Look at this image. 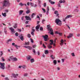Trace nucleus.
Returning a JSON list of instances; mask_svg holds the SVG:
<instances>
[{"label":"nucleus","instance_id":"nucleus-1","mask_svg":"<svg viewBox=\"0 0 80 80\" xmlns=\"http://www.w3.org/2000/svg\"><path fill=\"white\" fill-rule=\"evenodd\" d=\"M10 3L9 2V0H4L3 1V5L2 7L0 8V10H2L4 9V7H6L7 6H10Z\"/></svg>","mask_w":80,"mask_h":80},{"label":"nucleus","instance_id":"nucleus-2","mask_svg":"<svg viewBox=\"0 0 80 80\" xmlns=\"http://www.w3.org/2000/svg\"><path fill=\"white\" fill-rule=\"evenodd\" d=\"M47 27L48 30L49 31L48 32V33H49L50 35H54V33H53V30L52 28H51V26H50V25H48Z\"/></svg>","mask_w":80,"mask_h":80},{"label":"nucleus","instance_id":"nucleus-3","mask_svg":"<svg viewBox=\"0 0 80 80\" xmlns=\"http://www.w3.org/2000/svg\"><path fill=\"white\" fill-rule=\"evenodd\" d=\"M55 22L56 24L58 25H59V26H61V25H62V21L58 18L56 19Z\"/></svg>","mask_w":80,"mask_h":80},{"label":"nucleus","instance_id":"nucleus-4","mask_svg":"<svg viewBox=\"0 0 80 80\" xmlns=\"http://www.w3.org/2000/svg\"><path fill=\"white\" fill-rule=\"evenodd\" d=\"M0 65L1 66V68H2V69H3V70H4L5 69V63H2L1 62H0Z\"/></svg>","mask_w":80,"mask_h":80},{"label":"nucleus","instance_id":"nucleus-5","mask_svg":"<svg viewBox=\"0 0 80 80\" xmlns=\"http://www.w3.org/2000/svg\"><path fill=\"white\" fill-rule=\"evenodd\" d=\"M42 37H43L44 41L47 42V39L48 38V36L47 35H45V36H42Z\"/></svg>","mask_w":80,"mask_h":80},{"label":"nucleus","instance_id":"nucleus-6","mask_svg":"<svg viewBox=\"0 0 80 80\" xmlns=\"http://www.w3.org/2000/svg\"><path fill=\"white\" fill-rule=\"evenodd\" d=\"M12 46H14L15 47H16V48H17V49H18V48H20V46H17V44L15 45V43L14 42H13L12 43Z\"/></svg>","mask_w":80,"mask_h":80},{"label":"nucleus","instance_id":"nucleus-7","mask_svg":"<svg viewBox=\"0 0 80 80\" xmlns=\"http://www.w3.org/2000/svg\"><path fill=\"white\" fill-rule=\"evenodd\" d=\"M18 37L22 41H23L24 40V37L23 36L22 34H21L20 35H19Z\"/></svg>","mask_w":80,"mask_h":80},{"label":"nucleus","instance_id":"nucleus-8","mask_svg":"<svg viewBox=\"0 0 80 80\" xmlns=\"http://www.w3.org/2000/svg\"><path fill=\"white\" fill-rule=\"evenodd\" d=\"M24 47L26 48H27L29 50H32V47H31L30 46H24Z\"/></svg>","mask_w":80,"mask_h":80},{"label":"nucleus","instance_id":"nucleus-9","mask_svg":"<svg viewBox=\"0 0 80 80\" xmlns=\"http://www.w3.org/2000/svg\"><path fill=\"white\" fill-rule=\"evenodd\" d=\"M40 25H38L36 27V30L37 32H39V30H38V29L40 28Z\"/></svg>","mask_w":80,"mask_h":80},{"label":"nucleus","instance_id":"nucleus-10","mask_svg":"<svg viewBox=\"0 0 80 80\" xmlns=\"http://www.w3.org/2000/svg\"><path fill=\"white\" fill-rule=\"evenodd\" d=\"M25 18H26V20H30V21H32V19L30 18V16H26L25 17Z\"/></svg>","mask_w":80,"mask_h":80},{"label":"nucleus","instance_id":"nucleus-11","mask_svg":"<svg viewBox=\"0 0 80 80\" xmlns=\"http://www.w3.org/2000/svg\"><path fill=\"white\" fill-rule=\"evenodd\" d=\"M66 42V40H63V39H61V43H60V45H61V46H63V45L64 43V42Z\"/></svg>","mask_w":80,"mask_h":80},{"label":"nucleus","instance_id":"nucleus-12","mask_svg":"<svg viewBox=\"0 0 80 80\" xmlns=\"http://www.w3.org/2000/svg\"><path fill=\"white\" fill-rule=\"evenodd\" d=\"M9 28L10 30L12 32H13V33H15V32L14 31L15 30V29L13 28H12V27H11Z\"/></svg>","mask_w":80,"mask_h":80},{"label":"nucleus","instance_id":"nucleus-13","mask_svg":"<svg viewBox=\"0 0 80 80\" xmlns=\"http://www.w3.org/2000/svg\"><path fill=\"white\" fill-rule=\"evenodd\" d=\"M71 17H72V15H68L65 18V19L66 20L67 18H71Z\"/></svg>","mask_w":80,"mask_h":80},{"label":"nucleus","instance_id":"nucleus-14","mask_svg":"<svg viewBox=\"0 0 80 80\" xmlns=\"http://www.w3.org/2000/svg\"><path fill=\"white\" fill-rule=\"evenodd\" d=\"M55 34H58L59 36H62V33L59 32L58 31H56L55 32Z\"/></svg>","mask_w":80,"mask_h":80},{"label":"nucleus","instance_id":"nucleus-15","mask_svg":"<svg viewBox=\"0 0 80 80\" xmlns=\"http://www.w3.org/2000/svg\"><path fill=\"white\" fill-rule=\"evenodd\" d=\"M73 34L70 33L69 35V36H68V38H70L73 37Z\"/></svg>","mask_w":80,"mask_h":80},{"label":"nucleus","instance_id":"nucleus-16","mask_svg":"<svg viewBox=\"0 0 80 80\" xmlns=\"http://www.w3.org/2000/svg\"><path fill=\"white\" fill-rule=\"evenodd\" d=\"M30 5H31V7H36L37 6V4H35V6H33V3H32V2L30 3Z\"/></svg>","mask_w":80,"mask_h":80},{"label":"nucleus","instance_id":"nucleus-17","mask_svg":"<svg viewBox=\"0 0 80 80\" xmlns=\"http://www.w3.org/2000/svg\"><path fill=\"white\" fill-rule=\"evenodd\" d=\"M26 58L27 60H30V58H31V56L28 55L26 57Z\"/></svg>","mask_w":80,"mask_h":80},{"label":"nucleus","instance_id":"nucleus-18","mask_svg":"<svg viewBox=\"0 0 80 80\" xmlns=\"http://www.w3.org/2000/svg\"><path fill=\"white\" fill-rule=\"evenodd\" d=\"M12 75L13 76H11V77H12H12H13V78H17V76H16V74H15L13 73L12 74Z\"/></svg>","mask_w":80,"mask_h":80},{"label":"nucleus","instance_id":"nucleus-19","mask_svg":"<svg viewBox=\"0 0 80 80\" xmlns=\"http://www.w3.org/2000/svg\"><path fill=\"white\" fill-rule=\"evenodd\" d=\"M25 45H30V42L28 41V42H25Z\"/></svg>","mask_w":80,"mask_h":80},{"label":"nucleus","instance_id":"nucleus-20","mask_svg":"<svg viewBox=\"0 0 80 80\" xmlns=\"http://www.w3.org/2000/svg\"><path fill=\"white\" fill-rule=\"evenodd\" d=\"M36 15V14H35V13H32L31 16V18H33L34 17V16H35Z\"/></svg>","mask_w":80,"mask_h":80},{"label":"nucleus","instance_id":"nucleus-21","mask_svg":"<svg viewBox=\"0 0 80 80\" xmlns=\"http://www.w3.org/2000/svg\"><path fill=\"white\" fill-rule=\"evenodd\" d=\"M50 42H51V43H50V45H52L53 44V41L52 40H50L49 41Z\"/></svg>","mask_w":80,"mask_h":80},{"label":"nucleus","instance_id":"nucleus-22","mask_svg":"<svg viewBox=\"0 0 80 80\" xmlns=\"http://www.w3.org/2000/svg\"><path fill=\"white\" fill-rule=\"evenodd\" d=\"M2 15L3 17H6V16H7V14H6V13L5 12L4 13H2Z\"/></svg>","mask_w":80,"mask_h":80},{"label":"nucleus","instance_id":"nucleus-23","mask_svg":"<svg viewBox=\"0 0 80 80\" xmlns=\"http://www.w3.org/2000/svg\"><path fill=\"white\" fill-rule=\"evenodd\" d=\"M44 51H45L44 53L46 54H47L48 53H49V52H48V50H45Z\"/></svg>","mask_w":80,"mask_h":80},{"label":"nucleus","instance_id":"nucleus-24","mask_svg":"<svg viewBox=\"0 0 80 80\" xmlns=\"http://www.w3.org/2000/svg\"><path fill=\"white\" fill-rule=\"evenodd\" d=\"M17 24L15 23L14 24V25L13 26V27L14 28H17Z\"/></svg>","mask_w":80,"mask_h":80},{"label":"nucleus","instance_id":"nucleus-25","mask_svg":"<svg viewBox=\"0 0 80 80\" xmlns=\"http://www.w3.org/2000/svg\"><path fill=\"white\" fill-rule=\"evenodd\" d=\"M12 60H13V61H14V62H17V61L18 60V59L17 58H16V57H15L13 58V59Z\"/></svg>","mask_w":80,"mask_h":80},{"label":"nucleus","instance_id":"nucleus-26","mask_svg":"<svg viewBox=\"0 0 80 80\" xmlns=\"http://www.w3.org/2000/svg\"><path fill=\"white\" fill-rule=\"evenodd\" d=\"M23 12V10H20L19 11V14L20 15H22V13Z\"/></svg>","mask_w":80,"mask_h":80},{"label":"nucleus","instance_id":"nucleus-27","mask_svg":"<svg viewBox=\"0 0 80 80\" xmlns=\"http://www.w3.org/2000/svg\"><path fill=\"white\" fill-rule=\"evenodd\" d=\"M48 47L49 49H51L52 48V46H50V44H48Z\"/></svg>","mask_w":80,"mask_h":80},{"label":"nucleus","instance_id":"nucleus-28","mask_svg":"<svg viewBox=\"0 0 80 80\" xmlns=\"http://www.w3.org/2000/svg\"><path fill=\"white\" fill-rule=\"evenodd\" d=\"M57 60H54L53 61V63L55 65L57 64Z\"/></svg>","mask_w":80,"mask_h":80},{"label":"nucleus","instance_id":"nucleus-29","mask_svg":"<svg viewBox=\"0 0 80 80\" xmlns=\"http://www.w3.org/2000/svg\"><path fill=\"white\" fill-rule=\"evenodd\" d=\"M50 57H51L52 59V60H54V59H55V57H54V56H53V55H51L50 56Z\"/></svg>","mask_w":80,"mask_h":80},{"label":"nucleus","instance_id":"nucleus-30","mask_svg":"<svg viewBox=\"0 0 80 80\" xmlns=\"http://www.w3.org/2000/svg\"><path fill=\"white\" fill-rule=\"evenodd\" d=\"M49 2V3H50L51 4H52V5H54V4H55V2L51 1Z\"/></svg>","mask_w":80,"mask_h":80},{"label":"nucleus","instance_id":"nucleus-31","mask_svg":"<svg viewBox=\"0 0 80 80\" xmlns=\"http://www.w3.org/2000/svg\"><path fill=\"white\" fill-rule=\"evenodd\" d=\"M39 30H40V31H43V27H40Z\"/></svg>","mask_w":80,"mask_h":80},{"label":"nucleus","instance_id":"nucleus-32","mask_svg":"<svg viewBox=\"0 0 80 80\" xmlns=\"http://www.w3.org/2000/svg\"><path fill=\"white\" fill-rule=\"evenodd\" d=\"M12 39H9L8 40L7 43H8L9 42H12Z\"/></svg>","mask_w":80,"mask_h":80},{"label":"nucleus","instance_id":"nucleus-33","mask_svg":"<svg viewBox=\"0 0 80 80\" xmlns=\"http://www.w3.org/2000/svg\"><path fill=\"white\" fill-rule=\"evenodd\" d=\"M34 59L32 58L30 59V62L31 63H33V62H34Z\"/></svg>","mask_w":80,"mask_h":80},{"label":"nucleus","instance_id":"nucleus-34","mask_svg":"<svg viewBox=\"0 0 80 80\" xmlns=\"http://www.w3.org/2000/svg\"><path fill=\"white\" fill-rule=\"evenodd\" d=\"M19 5H20L21 7H22V6H23L24 5V4L22 3V2H20Z\"/></svg>","mask_w":80,"mask_h":80},{"label":"nucleus","instance_id":"nucleus-35","mask_svg":"<svg viewBox=\"0 0 80 80\" xmlns=\"http://www.w3.org/2000/svg\"><path fill=\"white\" fill-rule=\"evenodd\" d=\"M10 58V59H11V60H13V56H10L9 57Z\"/></svg>","mask_w":80,"mask_h":80},{"label":"nucleus","instance_id":"nucleus-36","mask_svg":"<svg viewBox=\"0 0 80 80\" xmlns=\"http://www.w3.org/2000/svg\"><path fill=\"white\" fill-rule=\"evenodd\" d=\"M30 10H28L26 11V13H27V14H28V13H30Z\"/></svg>","mask_w":80,"mask_h":80},{"label":"nucleus","instance_id":"nucleus-37","mask_svg":"<svg viewBox=\"0 0 80 80\" xmlns=\"http://www.w3.org/2000/svg\"><path fill=\"white\" fill-rule=\"evenodd\" d=\"M27 37L28 38H31V35L30 34H28L27 35Z\"/></svg>","mask_w":80,"mask_h":80},{"label":"nucleus","instance_id":"nucleus-38","mask_svg":"<svg viewBox=\"0 0 80 80\" xmlns=\"http://www.w3.org/2000/svg\"><path fill=\"white\" fill-rule=\"evenodd\" d=\"M44 22H45V20L44 19H42V24H44Z\"/></svg>","mask_w":80,"mask_h":80},{"label":"nucleus","instance_id":"nucleus-39","mask_svg":"<svg viewBox=\"0 0 80 80\" xmlns=\"http://www.w3.org/2000/svg\"><path fill=\"white\" fill-rule=\"evenodd\" d=\"M42 11H43V13H45V12H46V10H45V9L44 8H42Z\"/></svg>","mask_w":80,"mask_h":80},{"label":"nucleus","instance_id":"nucleus-40","mask_svg":"<svg viewBox=\"0 0 80 80\" xmlns=\"http://www.w3.org/2000/svg\"><path fill=\"white\" fill-rule=\"evenodd\" d=\"M22 68H23V69H25V68H26V66L25 65L22 66Z\"/></svg>","mask_w":80,"mask_h":80},{"label":"nucleus","instance_id":"nucleus-41","mask_svg":"<svg viewBox=\"0 0 80 80\" xmlns=\"http://www.w3.org/2000/svg\"><path fill=\"white\" fill-rule=\"evenodd\" d=\"M30 40H31V43H34V42L33 41V39H32V38H30Z\"/></svg>","mask_w":80,"mask_h":80},{"label":"nucleus","instance_id":"nucleus-42","mask_svg":"<svg viewBox=\"0 0 80 80\" xmlns=\"http://www.w3.org/2000/svg\"><path fill=\"white\" fill-rule=\"evenodd\" d=\"M36 47H37V45H36V44H34L32 46V47L33 48H36Z\"/></svg>","mask_w":80,"mask_h":80},{"label":"nucleus","instance_id":"nucleus-43","mask_svg":"<svg viewBox=\"0 0 80 80\" xmlns=\"http://www.w3.org/2000/svg\"><path fill=\"white\" fill-rule=\"evenodd\" d=\"M58 13V11H54V14H57V13Z\"/></svg>","mask_w":80,"mask_h":80},{"label":"nucleus","instance_id":"nucleus-44","mask_svg":"<svg viewBox=\"0 0 80 80\" xmlns=\"http://www.w3.org/2000/svg\"><path fill=\"white\" fill-rule=\"evenodd\" d=\"M56 17H58V18H60V16H59V14L57 13V14L56 15Z\"/></svg>","mask_w":80,"mask_h":80},{"label":"nucleus","instance_id":"nucleus-45","mask_svg":"<svg viewBox=\"0 0 80 80\" xmlns=\"http://www.w3.org/2000/svg\"><path fill=\"white\" fill-rule=\"evenodd\" d=\"M15 35L16 37H18V32H16L15 33Z\"/></svg>","mask_w":80,"mask_h":80},{"label":"nucleus","instance_id":"nucleus-46","mask_svg":"<svg viewBox=\"0 0 80 80\" xmlns=\"http://www.w3.org/2000/svg\"><path fill=\"white\" fill-rule=\"evenodd\" d=\"M1 54H0V55L1 56H2L3 55V51H1Z\"/></svg>","mask_w":80,"mask_h":80},{"label":"nucleus","instance_id":"nucleus-47","mask_svg":"<svg viewBox=\"0 0 80 80\" xmlns=\"http://www.w3.org/2000/svg\"><path fill=\"white\" fill-rule=\"evenodd\" d=\"M71 55H72V57H75V54L73 52L72 53Z\"/></svg>","mask_w":80,"mask_h":80},{"label":"nucleus","instance_id":"nucleus-48","mask_svg":"<svg viewBox=\"0 0 80 80\" xmlns=\"http://www.w3.org/2000/svg\"><path fill=\"white\" fill-rule=\"evenodd\" d=\"M2 62H4L5 61V60L4 59V58H3V57H2Z\"/></svg>","mask_w":80,"mask_h":80},{"label":"nucleus","instance_id":"nucleus-49","mask_svg":"<svg viewBox=\"0 0 80 80\" xmlns=\"http://www.w3.org/2000/svg\"><path fill=\"white\" fill-rule=\"evenodd\" d=\"M38 4H40V3H41V0H38Z\"/></svg>","mask_w":80,"mask_h":80},{"label":"nucleus","instance_id":"nucleus-50","mask_svg":"<svg viewBox=\"0 0 80 80\" xmlns=\"http://www.w3.org/2000/svg\"><path fill=\"white\" fill-rule=\"evenodd\" d=\"M4 32L5 34H6V35H7V30H4Z\"/></svg>","mask_w":80,"mask_h":80},{"label":"nucleus","instance_id":"nucleus-51","mask_svg":"<svg viewBox=\"0 0 80 80\" xmlns=\"http://www.w3.org/2000/svg\"><path fill=\"white\" fill-rule=\"evenodd\" d=\"M75 12H78V11H79V10L77 9H76L74 10Z\"/></svg>","mask_w":80,"mask_h":80},{"label":"nucleus","instance_id":"nucleus-52","mask_svg":"<svg viewBox=\"0 0 80 80\" xmlns=\"http://www.w3.org/2000/svg\"><path fill=\"white\" fill-rule=\"evenodd\" d=\"M32 52L34 53H36V52L35 51V49H33Z\"/></svg>","mask_w":80,"mask_h":80},{"label":"nucleus","instance_id":"nucleus-53","mask_svg":"<svg viewBox=\"0 0 80 80\" xmlns=\"http://www.w3.org/2000/svg\"><path fill=\"white\" fill-rule=\"evenodd\" d=\"M43 6L44 7H46V6H47V4H46V3L45 2L43 4Z\"/></svg>","mask_w":80,"mask_h":80},{"label":"nucleus","instance_id":"nucleus-54","mask_svg":"<svg viewBox=\"0 0 80 80\" xmlns=\"http://www.w3.org/2000/svg\"><path fill=\"white\" fill-rule=\"evenodd\" d=\"M29 21H26V22H25V23L26 24H28Z\"/></svg>","mask_w":80,"mask_h":80},{"label":"nucleus","instance_id":"nucleus-55","mask_svg":"<svg viewBox=\"0 0 80 80\" xmlns=\"http://www.w3.org/2000/svg\"><path fill=\"white\" fill-rule=\"evenodd\" d=\"M42 46L44 48H46V46H45V44H43Z\"/></svg>","mask_w":80,"mask_h":80},{"label":"nucleus","instance_id":"nucleus-56","mask_svg":"<svg viewBox=\"0 0 80 80\" xmlns=\"http://www.w3.org/2000/svg\"><path fill=\"white\" fill-rule=\"evenodd\" d=\"M31 33L32 34V35H34V33L32 31Z\"/></svg>","mask_w":80,"mask_h":80},{"label":"nucleus","instance_id":"nucleus-57","mask_svg":"<svg viewBox=\"0 0 80 80\" xmlns=\"http://www.w3.org/2000/svg\"><path fill=\"white\" fill-rule=\"evenodd\" d=\"M5 80H9V79H8V78L6 77V78H5Z\"/></svg>","mask_w":80,"mask_h":80},{"label":"nucleus","instance_id":"nucleus-58","mask_svg":"<svg viewBox=\"0 0 80 80\" xmlns=\"http://www.w3.org/2000/svg\"><path fill=\"white\" fill-rule=\"evenodd\" d=\"M28 75V74H27V73H25L24 74V77H27Z\"/></svg>","mask_w":80,"mask_h":80},{"label":"nucleus","instance_id":"nucleus-59","mask_svg":"<svg viewBox=\"0 0 80 80\" xmlns=\"http://www.w3.org/2000/svg\"><path fill=\"white\" fill-rule=\"evenodd\" d=\"M37 18H39V19H40V17L38 16V15L37 16Z\"/></svg>","mask_w":80,"mask_h":80},{"label":"nucleus","instance_id":"nucleus-60","mask_svg":"<svg viewBox=\"0 0 80 80\" xmlns=\"http://www.w3.org/2000/svg\"><path fill=\"white\" fill-rule=\"evenodd\" d=\"M38 55H40V52H39V51H38Z\"/></svg>","mask_w":80,"mask_h":80},{"label":"nucleus","instance_id":"nucleus-61","mask_svg":"<svg viewBox=\"0 0 80 80\" xmlns=\"http://www.w3.org/2000/svg\"><path fill=\"white\" fill-rule=\"evenodd\" d=\"M59 2V3H62V0H60Z\"/></svg>","mask_w":80,"mask_h":80},{"label":"nucleus","instance_id":"nucleus-62","mask_svg":"<svg viewBox=\"0 0 80 80\" xmlns=\"http://www.w3.org/2000/svg\"><path fill=\"white\" fill-rule=\"evenodd\" d=\"M64 60H65V59H61V60H62V63H63V62H64Z\"/></svg>","mask_w":80,"mask_h":80},{"label":"nucleus","instance_id":"nucleus-63","mask_svg":"<svg viewBox=\"0 0 80 80\" xmlns=\"http://www.w3.org/2000/svg\"><path fill=\"white\" fill-rule=\"evenodd\" d=\"M48 12H49V11H47L46 12V14L47 15H48Z\"/></svg>","mask_w":80,"mask_h":80},{"label":"nucleus","instance_id":"nucleus-64","mask_svg":"<svg viewBox=\"0 0 80 80\" xmlns=\"http://www.w3.org/2000/svg\"><path fill=\"white\" fill-rule=\"evenodd\" d=\"M77 36L78 37H80V34H77Z\"/></svg>","mask_w":80,"mask_h":80}]
</instances>
